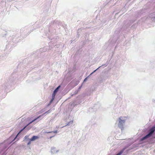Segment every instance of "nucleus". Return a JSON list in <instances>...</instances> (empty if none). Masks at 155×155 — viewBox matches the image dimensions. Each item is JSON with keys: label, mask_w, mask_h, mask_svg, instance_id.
Masks as SVG:
<instances>
[{"label": "nucleus", "mask_w": 155, "mask_h": 155, "mask_svg": "<svg viewBox=\"0 0 155 155\" xmlns=\"http://www.w3.org/2000/svg\"><path fill=\"white\" fill-rule=\"evenodd\" d=\"M130 25H129L128 26H130Z\"/></svg>", "instance_id": "24"}, {"label": "nucleus", "mask_w": 155, "mask_h": 155, "mask_svg": "<svg viewBox=\"0 0 155 155\" xmlns=\"http://www.w3.org/2000/svg\"><path fill=\"white\" fill-rule=\"evenodd\" d=\"M58 131L57 130H55L54 131H49L48 132H46V133H54V134H56L57 133Z\"/></svg>", "instance_id": "14"}, {"label": "nucleus", "mask_w": 155, "mask_h": 155, "mask_svg": "<svg viewBox=\"0 0 155 155\" xmlns=\"http://www.w3.org/2000/svg\"><path fill=\"white\" fill-rule=\"evenodd\" d=\"M82 84L81 86H80L79 87V88H78V89L77 90L78 91H79L80 90V89H81V87H82Z\"/></svg>", "instance_id": "20"}, {"label": "nucleus", "mask_w": 155, "mask_h": 155, "mask_svg": "<svg viewBox=\"0 0 155 155\" xmlns=\"http://www.w3.org/2000/svg\"><path fill=\"white\" fill-rule=\"evenodd\" d=\"M29 140V142L27 143V145H29L31 143V141H30V139H29V140Z\"/></svg>", "instance_id": "21"}, {"label": "nucleus", "mask_w": 155, "mask_h": 155, "mask_svg": "<svg viewBox=\"0 0 155 155\" xmlns=\"http://www.w3.org/2000/svg\"><path fill=\"white\" fill-rule=\"evenodd\" d=\"M79 81L77 79H74L69 84H72V87H74L77 85L79 83Z\"/></svg>", "instance_id": "4"}, {"label": "nucleus", "mask_w": 155, "mask_h": 155, "mask_svg": "<svg viewBox=\"0 0 155 155\" xmlns=\"http://www.w3.org/2000/svg\"><path fill=\"white\" fill-rule=\"evenodd\" d=\"M154 18H155V17H154Z\"/></svg>", "instance_id": "26"}, {"label": "nucleus", "mask_w": 155, "mask_h": 155, "mask_svg": "<svg viewBox=\"0 0 155 155\" xmlns=\"http://www.w3.org/2000/svg\"><path fill=\"white\" fill-rule=\"evenodd\" d=\"M148 142L150 144H152L154 143V140L153 138H150L148 141Z\"/></svg>", "instance_id": "9"}, {"label": "nucleus", "mask_w": 155, "mask_h": 155, "mask_svg": "<svg viewBox=\"0 0 155 155\" xmlns=\"http://www.w3.org/2000/svg\"><path fill=\"white\" fill-rule=\"evenodd\" d=\"M108 64V63L107 62L105 64H103L101 66H101H104L106 67L107 66Z\"/></svg>", "instance_id": "16"}, {"label": "nucleus", "mask_w": 155, "mask_h": 155, "mask_svg": "<svg viewBox=\"0 0 155 155\" xmlns=\"http://www.w3.org/2000/svg\"><path fill=\"white\" fill-rule=\"evenodd\" d=\"M51 112V110H49L48 111L45 112L43 114H42L41 115H40L38 117H37L35 118L33 120L31 121L30 122H29L28 124L26 125L22 129L20 130V131L17 134L16 136L14 138V139L11 142H9V140H10L13 137V136H11L7 140L5 141V146L4 147L3 149L1 151V153H2V155H5L6 154V151L7 150V149L6 150H5L7 147L8 145L10 144L13 141L17 139L16 140H18L19 139V138H18V136L19 134L25 128H26L28 125H29L30 124L32 123V122L38 119L40 117L44 116H45L48 114L50 113Z\"/></svg>", "instance_id": "1"}, {"label": "nucleus", "mask_w": 155, "mask_h": 155, "mask_svg": "<svg viewBox=\"0 0 155 155\" xmlns=\"http://www.w3.org/2000/svg\"><path fill=\"white\" fill-rule=\"evenodd\" d=\"M101 67V66H100L98 68H97L93 72V73H94V72H96V71L99 68H100Z\"/></svg>", "instance_id": "19"}, {"label": "nucleus", "mask_w": 155, "mask_h": 155, "mask_svg": "<svg viewBox=\"0 0 155 155\" xmlns=\"http://www.w3.org/2000/svg\"><path fill=\"white\" fill-rule=\"evenodd\" d=\"M55 147H52L51 148V152L52 153H57L58 152V150H57L56 151L55 150Z\"/></svg>", "instance_id": "10"}, {"label": "nucleus", "mask_w": 155, "mask_h": 155, "mask_svg": "<svg viewBox=\"0 0 155 155\" xmlns=\"http://www.w3.org/2000/svg\"><path fill=\"white\" fill-rule=\"evenodd\" d=\"M54 98H55L54 97H53V96H52V97L51 100L49 102V103L48 104V105H50L51 103L53 101V100H54Z\"/></svg>", "instance_id": "12"}, {"label": "nucleus", "mask_w": 155, "mask_h": 155, "mask_svg": "<svg viewBox=\"0 0 155 155\" xmlns=\"http://www.w3.org/2000/svg\"><path fill=\"white\" fill-rule=\"evenodd\" d=\"M155 132V125L150 128L148 131L147 134L151 137Z\"/></svg>", "instance_id": "3"}, {"label": "nucleus", "mask_w": 155, "mask_h": 155, "mask_svg": "<svg viewBox=\"0 0 155 155\" xmlns=\"http://www.w3.org/2000/svg\"><path fill=\"white\" fill-rule=\"evenodd\" d=\"M80 103V102L77 103L76 101H73L71 103V106H72L73 107H74L76 105L79 104Z\"/></svg>", "instance_id": "8"}, {"label": "nucleus", "mask_w": 155, "mask_h": 155, "mask_svg": "<svg viewBox=\"0 0 155 155\" xmlns=\"http://www.w3.org/2000/svg\"><path fill=\"white\" fill-rule=\"evenodd\" d=\"M55 135H54L53 136H51L50 137V139H51L52 137H54L55 136Z\"/></svg>", "instance_id": "22"}, {"label": "nucleus", "mask_w": 155, "mask_h": 155, "mask_svg": "<svg viewBox=\"0 0 155 155\" xmlns=\"http://www.w3.org/2000/svg\"><path fill=\"white\" fill-rule=\"evenodd\" d=\"M121 117L119 118L118 126V127L120 128L121 130H122L124 128V126L125 121L124 120L121 119Z\"/></svg>", "instance_id": "2"}, {"label": "nucleus", "mask_w": 155, "mask_h": 155, "mask_svg": "<svg viewBox=\"0 0 155 155\" xmlns=\"http://www.w3.org/2000/svg\"><path fill=\"white\" fill-rule=\"evenodd\" d=\"M61 86L60 85L58 86L54 91L52 94V96L53 97H55V95L58 92L59 90V88H60Z\"/></svg>", "instance_id": "6"}, {"label": "nucleus", "mask_w": 155, "mask_h": 155, "mask_svg": "<svg viewBox=\"0 0 155 155\" xmlns=\"http://www.w3.org/2000/svg\"><path fill=\"white\" fill-rule=\"evenodd\" d=\"M28 137H29L28 136H25L24 138L26 140H27V141L28 140H29V139H30L28 138Z\"/></svg>", "instance_id": "15"}, {"label": "nucleus", "mask_w": 155, "mask_h": 155, "mask_svg": "<svg viewBox=\"0 0 155 155\" xmlns=\"http://www.w3.org/2000/svg\"><path fill=\"white\" fill-rule=\"evenodd\" d=\"M94 73H93V72H92L88 76H89V77L91 75H92Z\"/></svg>", "instance_id": "23"}, {"label": "nucleus", "mask_w": 155, "mask_h": 155, "mask_svg": "<svg viewBox=\"0 0 155 155\" xmlns=\"http://www.w3.org/2000/svg\"><path fill=\"white\" fill-rule=\"evenodd\" d=\"M89 77V76H88L87 77L85 78L84 79V80L83 81V83L87 81V78H88Z\"/></svg>", "instance_id": "17"}, {"label": "nucleus", "mask_w": 155, "mask_h": 155, "mask_svg": "<svg viewBox=\"0 0 155 155\" xmlns=\"http://www.w3.org/2000/svg\"><path fill=\"white\" fill-rule=\"evenodd\" d=\"M4 1H5V3L8 2V1L9 2H10L12 1L13 0H3Z\"/></svg>", "instance_id": "18"}, {"label": "nucleus", "mask_w": 155, "mask_h": 155, "mask_svg": "<svg viewBox=\"0 0 155 155\" xmlns=\"http://www.w3.org/2000/svg\"><path fill=\"white\" fill-rule=\"evenodd\" d=\"M78 92L79 91L77 90H76L74 92L73 94L71 93V96H72L74 95L77 94Z\"/></svg>", "instance_id": "11"}, {"label": "nucleus", "mask_w": 155, "mask_h": 155, "mask_svg": "<svg viewBox=\"0 0 155 155\" xmlns=\"http://www.w3.org/2000/svg\"><path fill=\"white\" fill-rule=\"evenodd\" d=\"M151 137L147 134L145 136L143 137L142 138L140 139V141H143Z\"/></svg>", "instance_id": "5"}, {"label": "nucleus", "mask_w": 155, "mask_h": 155, "mask_svg": "<svg viewBox=\"0 0 155 155\" xmlns=\"http://www.w3.org/2000/svg\"><path fill=\"white\" fill-rule=\"evenodd\" d=\"M80 31V29H79V30H78V31Z\"/></svg>", "instance_id": "25"}, {"label": "nucleus", "mask_w": 155, "mask_h": 155, "mask_svg": "<svg viewBox=\"0 0 155 155\" xmlns=\"http://www.w3.org/2000/svg\"><path fill=\"white\" fill-rule=\"evenodd\" d=\"M39 137L38 136H33L30 139V141H34L38 139Z\"/></svg>", "instance_id": "7"}, {"label": "nucleus", "mask_w": 155, "mask_h": 155, "mask_svg": "<svg viewBox=\"0 0 155 155\" xmlns=\"http://www.w3.org/2000/svg\"><path fill=\"white\" fill-rule=\"evenodd\" d=\"M73 121L71 120L67 124V125L68 126H70L71 125H72L73 124Z\"/></svg>", "instance_id": "13"}]
</instances>
